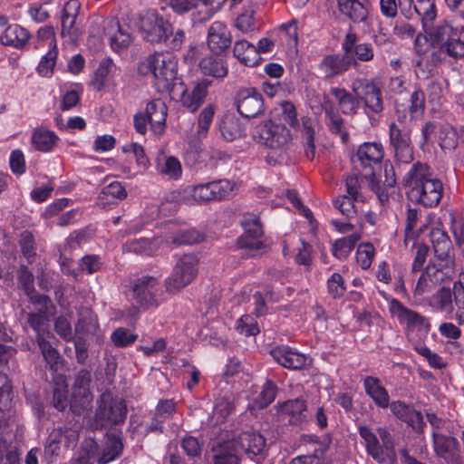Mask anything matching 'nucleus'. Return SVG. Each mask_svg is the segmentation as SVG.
I'll return each mask as SVG.
<instances>
[{
	"mask_svg": "<svg viewBox=\"0 0 464 464\" xmlns=\"http://www.w3.org/2000/svg\"><path fill=\"white\" fill-rule=\"evenodd\" d=\"M362 90V100L365 107L373 113H380L383 111V100L381 88L372 80L365 78L357 79L352 83V90L358 93Z\"/></svg>",
	"mask_w": 464,
	"mask_h": 464,
	"instance_id": "12",
	"label": "nucleus"
},
{
	"mask_svg": "<svg viewBox=\"0 0 464 464\" xmlns=\"http://www.w3.org/2000/svg\"><path fill=\"white\" fill-rule=\"evenodd\" d=\"M123 444L121 439L113 433L107 434L105 441L101 448L98 445L97 461L99 464H107L116 459L121 453Z\"/></svg>",
	"mask_w": 464,
	"mask_h": 464,
	"instance_id": "28",
	"label": "nucleus"
},
{
	"mask_svg": "<svg viewBox=\"0 0 464 464\" xmlns=\"http://www.w3.org/2000/svg\"><path fill=\"white\" fill-rule=\"evenodd\" d=\"M137 334H131L129 329L118 328L111 336V342L117 347H126L137 340Z\"/></svg>",
	"mask_w": 464,
	"mask_h": 464,
	"instance_id": "64",
	"label": "nucleus"
},
{
	"mask_svg": "<svg viewBox=\"0 0 464 464\" xmlns=\"http://www.w3.org/2000/svg\"><path fill=\"white\" fill-rule=\"evenodd\" d=\"M157 279L150 276H142L133 281V298L140 306H148L154 302V291Z\"/></svg>",
	"mask_w": 464,
	"mask_h": 464,
	"instance_id": "23",
	"label": "nucleus"
},
{
	"mask_svg": "<svg viewBox=\"0 0 464 464\" xmlns=\"http://www.w3.org/2000/svg\"><path fill=\"white\" fill-rule=\"evenodd\" d=\"M137 26L141 37L152 44L166 41L173 33L172 24L154 11L140 14Z\"/></svg>",
	"mask_w": 464,
	"mask_h": 464,
	"instance_id": "5",
	"label": "nucleus"
},
{
	"mask_svg": "<svg viewBox=\"0 0 464 464\" xmlns=\"http://www.w3.org/2000/svg\"><path fill=\"white\" fill-rule=\"evenodd\" d=\"M218 128L222 138L229 142L244 138L246 132V125L234 114H225Z\"/></svg>",
	"mask_w": 464,
	"mask_h": 464,
	"instance_id": "24",
	"label": "nucleus"
},
{
	"mask_svg": "<svg viewBox=\"0 0 464 464\" xmlns=\"http://www.w3.org/2000/svg\"><path fill=\"white\" fill-rule=\"evenodd\" d=\"M208 84L201 82L197 84L190 92L182 91L180 102L190 112L196 111L203 103L207 95Z\"/></svg>",
	"mask_w": 464,
	"mask_h": 464,
	"instance_id": "39",
	"label": "nucleus"
},
{
	"mask_svg": "<svg viewBox=\"0 0 464 464\" xmlns=\"http://www.w3.org/2000/svg\"><path fill=\"white\" fill-rule=\"evenodd\" d=\"M430 237L439 260L450 261L452 259L450 256L452 243L445 230L440 227H433L430 232Z\"/></svg>",
	"mask_w": 464,
	"mask_h": 464,
	"instance_id": "31",
	"label": "nucleus"
},
{
	"mask_svg": "<svg viewBox=\"0 0 464 464\" xmlns=\"http://www.w3.org/2000/svg\"><path fill=\"white\" fill-rule=\"evenodd\" d=\"M390 143L399 162L410 163L413 160L411 130L401 121L392 122L389 126Z\"/></svg>",
	"mask_w": 464,
	"mask_h": 464,
	"instance_id": "8",
	"label": "nucleus"
},
{
	"mask_svg": "<svg viewBox=\"0 0 464 464\" xmlns=\"http://www.w3.org/2000/svg\"><path fill=\"white\" fill-rule=\"evenodd\" d=\"M199 69L204 75L224 78L227 74V66L222 59L208 56L199 62Z\"/></svg>",
	"mask_w": 464,
	"mask_h": 464,
	"instance_id": "43",
	"label": "nucleus"
},
{
	"mask_svg": "<svg viewBox=\"0 0 464 464\" xmlns=\"http://www.w3.org/2000/svg\"><path fill=\"white\" fill-rule=\"evenodd\" d=\"M359 434L363 440L367 453L378 462L385 459L383 449L393 450V440L389 429L385 426L378 427L376 431L367 425L358 428Z\"/></svg>",
	"mask_w": 464,
	"mask_h": 464,
	"instance_id": "4",
	"label": "nucleus"
},
{
	"mask_svg": "<svg viewBox=\"0 0 464 464\" xmlns=\"http://www.w3.org/2000/svg\"><path fill=\"white\" fill-rule=\"evenodd\" d=\"M78 440V434L72 430H53L48 439L44 448V456L53 461L60 456L62 449H69L75 446Z\"/></svg>",
	"mask_w": 464,
	"mask_h": 464,
	"instance_id": "15",
	"label": "nucleus"
},
{
	"mask_svg": "<svg viewBox=\"0 0 464 464\" xmlns=\"http://www.w3.org/2000/svg\"><path fill=\"white\" fill-rule=\"evenodd\" d=\"M36 342L45 362L52 369L57 366L60 361L58 351L46 340L43 334H39L36 336Z\"/></svg>",
	"mask_w": 464,
	"mask_h": 464,
	"instance_id": "48",
	"label": "nucleus"
},
{
	"mask_svg": "<svg viewBox=\"0 0 464 464\" xmlns=\"http://www.w3.org/2000/svg\"><path fill=\"white\" fill-rule=\"evenodd\" d=\"M237 330L239 334L246 336H254L259 333V328L256 319L249 315H242L237 323Z\"/></svg>",
	"mask_w": 464,
	"mask_h": 464,
	"instance_id": "61",
	"label": "nucleus"
},
{
	"mask_svg": "<svg viewBox=\"0 0 464 464\" xmlns=\"http://www.w3.org/2000/svg\"><path fill=\"white\" fill-rule=\"evenodd\" d=\"M118 71L117 66L113 63L111 58L103 59L96 71L93 73L92 79L91 81L92 86L96 91H101L104 88L109 77L113 75Z\"/></svg>",
	"mask_w": 464,
	"mask_h": 464,
	"instance_id": "40",
	"label": "nucleus"
},
{
	"mask_svg": "<svg viewBox=\"0 0 464 464\" xmlns=\"http://www.w3.org/2000/svg\"><path fill=\"white\" fill-rule=\"evenodd\" d=\"M127 197V191L119 181H112L105 186L101 194L100 199L103 203H110L114 200H123Z\"/></svg>",
	"mask_w": 464,
	"mask_h": 464,
	"instance_id": "50",
	"label": "nucleus"
},
{
	"mask_svg": "<svg viewBox=\"0 0 464 464\" xmlns=\"http://www.w3.org/2000/svg\"><path fill=\"white\" fill-rule=\"evenodd\" d=\"M325 124L332 133L338 134L342 142L346 143L349 139L348 132L344 126V121L341 115L335 112L333 108H324Z\"/></svg>",
	"mask_w": 464,
	"mask_h": 464,
	"instance_id": "46",
	"label": "nucleus"
},
{
	"mask_svg": "<svg viewBox=\"0 0 464 464\" xmlns=\"http://www.w3.org/2000/svg\"><path fill=\"white\" fill-rule=\"evenodd\" d=\"M240 452L261 454L266 445V439L256 430H246L232 440Z\"/></svg>",
	"mask_w": 464,
	"mask_h": 464,
	"instance_id": "22",
	"label": "nucleus"
},
{
	"mask_svg": "<svg viewBox=\"0 0 464 464\" xmlns=\"http://www.w3.org/2000/svg\"><path fill=\"white\" fill-rule=\"evenodd\" d=\"M352 62L353 59L348 55L328 54L320 61L317 70L323 79L331 80L347 72Z\"/></svg>",
	"mask_w": 464,
	"mask_h": 464,
	"instance_id": "16",
	"label": "nucleus"
},
{
	"mask_svg": "<svg viewBox=\"0 0 464 464\" xmlns=\"http://www.w3.org/2000/svg\"><path fill=\"white\" fill-rule=\"evenodd\" d=\"M167 111V106L161 100H154L147 104L145 113L155 134L163 133Z\"/></svg>",
	"mask_w": 464,
	"mask_h": 464,
	"instance_id": "26",
	"label": "nucleus"
},
{
	"mask_svg": "<svg viewBox=\"0 0 464 464\" xmlns=\"http://www.w3.org/2000/svg\"><path fill=\"white\" fill-rule=\"evenodd\" d=\"M441 262H445L444 265L437 264V263H429L426 267L423 269L424 273L430 278V280L435 284V285L444 282L446 279L450 277L452 269L451 265L453 263L452 259L450 261L440 260Z\"/></svg>",
	"mask_w": 464,
	"mask_h": 464,
	"instance_id": "44",
	"label": "nucleus"
},
{
	"mask_svg": "<svg viewBox=\"0 0 464 464\" xmlns=\"http://www.w3.org/2000/svg\"><path fill=\"white\" fill-rule=\"evenodd\" d=\"M302 135L304 140V152L308 159L313 160L315 154L314 142V130L309 119L303 120Z\"/></svg>",
	"mask_w": 464,
	"mask_h": 464,
	"instance_id": "56",
	"label": "nucleus"
},
{
	"mask_svg": "<svg viewBox=\"0 0 464 464\" xmlns=\"http://www.w3.org/2000/svg\"><path fill=\"white\" fill-rule=\"evenodd\" d=\"M60 140L59 137L53 130L45 127L35 128L31 136V143L33 147L41 152H50L57 145Z\"/></svg>",
	"mask_w": 464,
	"mask_h": 464,
	"instance_id": "30",
	"label": "nucleus"
},
{
	"mask_svg": "<svg viewBox=\"0 0 464 464\" xmlns=\"http://www.w3.org/2000/svg\"><path fill=\"white\" fill-rule=\"evenodd\" d=\"M57 53V50L49 49L48 53L42 57L37 66V72L41 76L49 77L53 74Z\"/></svg>",
	"mask_w": 464,
	"mask_h": 464,
	"instance_id": "60",
	"label": "nucleus"
},
{
	"mask_svg": "<svg viewBox=\"0 0 464 464\" xmlns=\"http://www.w3.org/2000/svg\"><path fill=\"white\" fill-rule=\"evenodd\" d=\"M141 75L152 74L158 88L171 92L174 88V53L165 51L149 55L138 65Z\"/></svg>",
	"mask_w": 464,
	"mask_h": 464,
	"instance_id": "3",
	"label": "nucleus"
},
{
	"mask_svg": "<svg viewBox=\"0 0 464 464\" xmlns=\"http://www.w3.org/2000/svg\"><path fill=\"white\" fill-rule=\"evenodd\" d=\"M215 115V107L212 104L207 105L199 113L198 118V137L206 138Z\"/></svg>",
	"mask_w": 464,
	"mask_h": 464,
	"instance_id": "54",
	"label": "nucleus"
},
{
	"mask_svg": "<svg viewBox=\"0 0 464 464\" xmlns=\"http://www.w3.org/2000/svg\"><path fill=\"white\" fill-rule=\"evenodd\" d=\"M432 438L436 454L446 460L453 459L458 448L457 440L437 432L432 433Z\"/></svg>",
	"mask_w": 464,
	"mask_h": 464,
	"instance_id": "37",
	"label": "nucleus"
},
{
	"mask_svg": "<svg viewBox=\"0 0 464 464\" xmlns=\"http://www.w3.org/2000/svg\"><path fill=\"white\" fill-rule=\"evenodd\" d=\"M235 102L237 111L245 118H254L264 111L263 96L255 88L239 90L236 94Z\"/></svg>",
	"mask_w": 464,
	"mask_h": 464,
	"instance_id": "11",
	"label": "nucleus"
},
{
	"mask_svg": "<svg viewBox=\"0 0 464 464\" xmlns=\"http://www.w3.org/2000/svg\"><path fill=\"white\" fill-rule=\"evenodd\" d=\"M235 183L228 179H218L188 188V193L198 202L222 200L232 196Z\"/></svg>",
	"mask_w": 464,
	"mask_h": 464,
	"instance_id": "7",
	"label": "nucleus"
},
{
	"mask_svg": "<svg viewBox=\"0 0 464 464\" xmlns=\"http://www.w3.org/2000/svg\"><path fill=\"white\" fill-rule=\"evenodd\" d=\"M231 44V34L227 25L220 22H214L208 32V45L216 54H221Z\"/></svg>",
	"mask_w": 464,
	"mask_h": 464,
	"instance_id": "20",
	"label": "nucleus"
},
{
	"mask_svg": "<svg viewBox=\"0 0 464 464\" xmlns=\"http://www.w3.org/2000/svg\"><path fill=\"white\" fill-rule=\"evenodd\" d=\"M306 404L302 399L289 400L280 405V414L290 424H301L306 420Z\"/></svg>",
	"mask_w": 464,
	"mask_h": 464,
	"instance_id": "32",
	"label": "nucleus"
},
{
	"mask_svg": "<svg viewBox=\"0 0 464 464\" xmlns=\"http://www.w3.org/2000/svg\"><path fill=\"white\" fill-rule=\"evenodd\" d=\"M214 451L215 464H238L240 451L232 440L219 444Z\"/></svg>",
	"mask_w": 464,
	"mask_h": 464,
	"instance_id": "41",
	"label": "nucleus"
},
{
	"mask_svg": "<svg viewBox=\"0 0 464 464\" xmlns=\"http://www.w3.org/2000/svg\"><path fill=\"white\" fill-rule=\"evenodd\" d=\"M259 140L266 146L272 149H283L292 140L290 130L283 124H276L270 121L259 126Z\"/></svg>",
	"mask_w": 464,
	"mask_h": 464,
	"instance_id": "13",
	"label": "nucleus"
},
{
	"mask_svg": "<svg viewBox=\"0 0 464 464\" xmlns=\"http://www.w3.org/2000/svg\"><path fill=\"white\" fill-rule=\"evenodd\" d=\"M420 219V212L415 208H409L406 217L405 238L404 243L407 246L410 240H414L418 236L416 231L417 223Z\"/></svg>",
	"mask_w": 464,
	"mask_h": 464,
	"instance_id": "58",
	"label": "nucleus"
},
{
	"mask_svg": "<svg viewBox=\"0 0 464 464\" xmlns=\"http://www.w3.org/2000/svg\"><path fill=\"white\" fill-rule=\"evenodd\" d=\"M254 15L255 12L253 10H244L235 20V27L246 34L254 32L257 28Z\"/></svg>",
	"mask_w": 464,
	"mask_h": 464,
	"instance_id": "55",
	"label": "nucleus"
},
{
	"mask_svg": "<svg viewBox=\"0 0 464 464\" xmlns=\"http://www.w3.org/2000/svg\"><path fill=\"white\" fill-rule=\"evenodd\" d=\"M391 411L393 415L406 422L409 426L416 430H422L425 422L422 414L416 411L412 406L406 404L401 401H395L389 403Z\"/></svg>",
	"mask_w": 464,
	"mask_h": 464,
	"instance_id": "21",
	"label": "nucleus"
},
{
	"mask_svg": "<svg viewBox=\"0 0 464 464\" xmlns=\"http://www.w3.org/2000/svg\"><path fill=\"white\" fill-rule=\"evenodd\" d=\"M434 300L440 312L452 314L454 311V295L452 289L441 287L434 295Z\"/></svg>",
	"mask_w": 464,
	"mask_h": 464,
	"instance_id": "51",
	"label": "nucleus"
},
{
	"mask_svg": "<svg viewBox=\"0 0 464 464\" xmlns=\"http://www.w3.org/2000/svg\"><path fill=\"white\" fill-rule=\"evenodd\" d=\"M273 359L284 368L300 370L308 363V358L286 345H279L270 351Z\"/></svg>",
	"mask_w": 464,
	"mask_h": 464,
	"instance_id": "18",
	"label": "nucleus"
},
{
	"mask_svg": "<svg viewBox=\"0 0 464 464\" xmlns=\"http://www.w3.org/2000/svg\"><path fill=\"white\" fill-rule=\"evenodd\" d=\"M358 199H353L346 195L339 196L336 198L333 204L339 212L345 216L347 218H351L356 213L354 202Z\"/></svg>",
	"mask_w": 464,
	"mask_h": 464,
	"instance_id": "62",
	"label": "nucleus"
},
{
	"mask_svg": "<svg viewBox=\"0 0 464 464\" xmlns=\"http://www.w3.org/2000/svg\"><path fill=\"white\" fill-rule=\"evenodd\" d=\"M156 169L160 175L174 176V157L167 155L164 150H161L156 158Z\"/></svg>",
	"mask_w": 464,
	"mask_h": 464,
	"instance_id": "59",
	"label": "nucleus"
},
{
	"mask_svg": "<svg viewBox=\"0 0 464 464\" xmlns=\"http://www.w3.org/2000/svg\"><path fill=\"white\" fill-rule=\"evenodd\" d=\"M244 236L240 238L242 247L259 250L263 247V243L259 239L263 235V228L260 219L256 215L245 216L242 222Z\"/></svg>",
	"mask_w": 464,
	"mask_h": 464,
	"instance_id": "17",
	"label": "nucleus"
},
{
	"mask_svg": "<svg viewBox=\"0 0 464 464\" xmlns=\"http://www.w3.org/2000/svg\"><path fill=\"white\" fill-rule=\"evenodd\" d=\"M233 53L241 63L249 67L257 65L261 60L256 46L246 40L236 41Z\"/></svg>",
	"mask_w": 464,
	"mask_h": 464,
	"instance_id": "36",
	"label": "nucleus"
},
{
	"mask_svg": "<svg viewBox=\"0 0 464 464\" xmlns=\"http://www.w3.org/2000/svg\"><path fill=\"white\" fill-rule=\"evenodd\" d=\"M363 387L365 393L374 401V403L385 409L389 406V394L386 389L381 384L378 378L367 376L363 379Z\"/></svg>",
	"mask_w": 464,
	"mask_h": 464,
	"instance_id": "35",
	"label": "nucleus"
},
{
	"mask_svg": "<svg viewBox=\"0 0 464 464\" xmlns=\"http://www.w3.org/2000/svg\"><path fill=\"white\" fill-rule=\"evenodd\" d=\"M29 32L17 24L8 25L0 36V42L6 46L21 49L28 43Z\"/></svg>",
	"mask_w": 464,
	"mask_h": 464,
	"instance_id": "33",
	"label": "nucleus"
},
{
	"mask_svg": "<svg viewBox=\"0 0 464 464\" xmlns=\"http://www.w3.org/2000/svg\"><path fill=\"white\" fill-rule=\"evenodd\" d=\"M374 254V246L371 243H364L359 246L356 252V260L363 270L371 266Z\"/></svg>",
	"mask_w": 464,
	"mask_h": 464,
	"instance_id": "57",
	"label": "nucleus"
},
{
	"mask_svg": "<svg viewBox=\"0 0 464 464\" xmlns=\"http://www.w3.org/2000/svg\"><path fill=\"white\" fill-rule=\"evenodd\" d=\"M330 93L334 97L343 114L354 115L358 112L361 102L357 96L340 87H332Z\"/></svg>",
	"mask_w": 464,
	"mask_h": 464,
	"instance_id": "29",
	"label": "nucleus"
},
{
	"mask_svg": "<svg viewBox=\"0 0 464 464\" xmlns=\"http://www.w3.org/2000/svg\"><path fill=\"white\" fill-rule=\"evenodd\" d=\"M81 5L78 0H69L63 6L61 17L62 35L72 37L76 35L75 21L78 16Z\"/></svg>",
	"mask_w": 464,
	"mask_h": 464,
	"instance_id": "34",
	"label": "nucleus"
},
{
	"mask_svg": "<svg viewBox=\"0 0 464 464\" xmlns=\"http://www.w3.org/2000/svg\"><path fill=\"white\" fill-rule=\"evenodd\" d=\"M339 10L354 23H361L368 16L367 6L358 0H337Z\"/></svg>",
	"mask_w": 464,
	"mask_h": 464,
	"instance_id": "38",
	"label": "nucleus"
},
{
	"mask_svg": "<svg viewBox=\"0 0 464 464\" xmlns=\"http://www.w3.org/2000/svg\"><path fill=\"white\" fill-rule=\"evenodd\" d=\"M204 238V234L195 228L179 227L176 229V245L198 244Z\"/></svg>",
	"mask_w": 464,
	"mask_h": 464,
	"instance_id": "52",
	"label": "nucleus"
},
{
	"mask_svg": "<svg viewBox=\"0 0 464 464\" xmlns=\"http://www.w3.org/2000/svg\"><path fill=\"white\" fill-rule=\"evenodd\" d=\"M388 306L392 315L397 318L407 334L419 332L427 334L430 332L431 325L429 318L407 307L398 299H390Z\"/></svg>",
	"mask_w": 464,
	"mask_h": 464,
	"instance_id": "6",
	"label": "nucleus"
},
{
	"mask_svg": "<svg viewBox=\"0 0 464 464\" xmlns=\"http://www.w3.org/2000/svg\"><path fill=\"white\" fill-rule=\"evenodd\" d=\"M383 156V147L381 143L364 142L358 148L353 160L356 168H362L365 178H372L375 175L376 168H380Z\"/></svg>",
	"mask_w": 464,
	"mask_h": 464,
	"instance_id": "9",
	"label": "nucleus"
},
{
	"mask_svg": "<svg viewBox=\"0 0 464 464\" xmlns=\"http://www.w3.org/2000/svg\"><path fill=\"white\" fill-rule=\"evenodd\" d=\"M165 247L171 249L170 246L166 244L161 238H154L152 240L146 238H138L126 242L123 245V251L135 254H144L152 256L157 254L160 249Z\"/></svg>",
	"mask_w": 464,
	"mask_h": 464,
	"instance_id": "25",
	"label": "nucleus"
},
{
	"mask_svg": "<svg viewBox=\"0 0 464 464\" xmlns=\"http://www.w3.org/2000/svg\"><path fill=\"white\" fill-rule=\"evenodd\" d=\"M92 382L91 372L85 369L81 370L76 377L72 386L71 408L76 411L87 410L91 407L92 394L90 392Z\"/></svg>",
	"mask_w": 464,
	"mask_h": 464,
	"instance_id": "10",
	"label": "nucleus"
},
{
	"mask_svg": "<svg viewBox=\"0 0 464 464\" xmlns=\"http://www.w3.org/2000/svg\"><path fill=\"white\" fill-rule=\"evenodd\" d=\"M409 198L425 208H434L440 202L444 187L430 166L415 162L406 172L402 179Z\"/></svg>",
	"mask_w": 464,
	"mask_h": 464,
	"instance_id": "2",
	"label": "nucleus"
},
{
	"mask_svg": "<svg viewBox=\"0 0 464 464\" xmlns=\"http://www.w3.org/2000/svg\"><path fill=\"white\" fill-rule=\"evenodd\" d=\"M36 342L45 362L52 369L57 366L60 361L58 351L46 340L43 334H39L36 336Z\"/></svg>",
	"mask_w": 464,
	"mask_h": 464,
	"instance_id": "49",
	"label": "nucleus"
},
{
	"mask_svg": "<svg viewBox=\"0 0 464 464\" xmlns=\"http://www.w3.org/2000/svg\"><path fill=\"white\" fill-rule=\"evenodd\" d=\"M435 284L430 280L429 276L422 272L412 287V294L415 298H420L425 294H429L433 291Z\"/></svg>",
	"mask_w": 464,
	"mask_h": 464,
	"instance_id": "63",
	"label": "nucleus"
},
{
	"mask_svg": "<svg viewBox=\"0 0 464 464\" xmlns=\"http://www.w3.org/2000/svg\"><path fill=\"white\" fill-rule=\"evenodd\" d=\"M103 31L111 48L117 53L126 52L132 43L129 30L121 25L116 18L107 19Z\"/></svg>",
	"mask_w": 464,
	"mask_h": 464,
	"instance_id": "14",
	"label": "nucleus"
},
{
	"mask_svg": "<svg viewBox=\"0 0 464 464\" xmlns=\"http://www.w3.org/2000/svg\"><path fill=\"white\" fill-rule=\"evenodd\" d=\"M442 129L440 124L430 121L426 122L421 128L420 147L423 148L425 144L435 140L438 141L442 149L451 146L450 143H447L445 140H441L440 134L442 132Z\"/></svg>",
	"mask_w": 464,
	"mask_h": 464,
	"instance_id": "47",
	"label": "nucleus"
},
{
	"mask_svg": "<svg viewBox=\"0 0 464 464\" xmlns=\"http://www.w3.org/2000/svg\"><path fill=\"white\" fill-rule=\"evenodd\" d=\"M360 238L361 235L355 232L335 240L332 246L333 255L340 260L345 259L354 248Z\"/></svg>",
	"mask_w": 464,
	"mask_h": 464,
	"instance_id": "45",
	"label": "nucleus"
},
{
	"mask_svg": "<svg viewBox=\"0 0 464 464\" xmlns=\"http://www.w3.org/2000/svg\"><path fill=\"white\" fill-rule=\"evenodd\" d=\"M198 259L193 254L180 256L176 262V289L189 285L197 276Z\"/></svg>",
	"mask_w": 464,
	"mask_h": 464,
	"instance_id": "19",
	"label": "nucleus"
},
{
	"mask_svg": "<svg viewBox=\"0 0 464 464\" xmlns=\"http://www.w3.org/2000/svg\"><path fill=\"white\" fill-rule=\"evenodd\" d=\"M414 11L431 42L440 44V53L455 60L464 57V25H454L447 20L433 24L437 16L435 0H416Z\"/></svg>",
	"mask_w": 464,
	"mask_h": 464,
	"instance_id": "1",
	"label": "nucleus"
},
{
	"mask_svg": "<svg viewBox=\"0 0 464 464\" xmlns=\"http://www.w3.org/2000/svg\"><path fill=\"white\" fill-rule=\"evenodd\" d=\"M98 444L92 439H86L82 445V451L73 464H92V459L97 460Z\"/></svg>",
	"mask_w": 464,
	"mask_h": 464,
	"instance_id": "53",
	"label": "nucleus"
},
{
	"mask_svg": "<svg viewBox=\"0 0 464 464\" xmlns=\"http://www.w3.org/2000/svg\"><path fill=\"white\" fill-rule=\"evenodd\" d=\"M127 414V407L122 400H112L108 405L100 406L96 411V418L110 424L122 422Z\"/></svg>",
	"mask_w": 464,
	"mask_h": 464,
	"instance_id": "27",
	"label": "nucleus"
},
{
	"mask_svg": "<svg viewBox=\"0 0 464 464\" xmlns=\"http://www.w3.org/2000/svg\"><path fill=\"white\" fill-rule=\"evenodd\" d=\"M431 45L439 46L438 51H434L431 53L432 63H440L448 56L447 53H440V44H433L431 42V40L430 39V36L427 34H419L416 35L415 40H414V51L418 56L421 57V56L425 55L428 53V51L430 50ZM449 57H450V56L449 55Z\"/></svg>",
	"mask_w": 464,
	"mask_h": 464,
	"instance_id": "42",
	"label": "nucleus"
}]
</instances>
